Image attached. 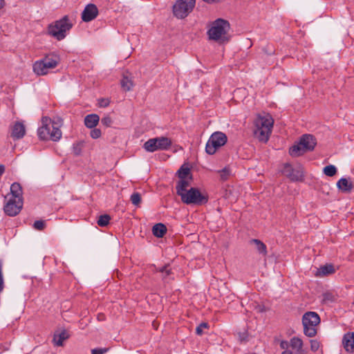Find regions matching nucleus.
Listing matches in <instances>:
<instances>
[{
	"label": "nucleus",
	"instance_id": "09e8293b",
	"mask_svg": "<svg viewBox=\"0 0 354 354\" xmlns=\"http://www.w3.org/2000/svg\"><path fill=\"white\" fill-rule=\"evenodd\" d=\"M258 311L259 312H262V311H263V308L261 306H259V308H258Z\"/></svg>",
	"mask_w": 354,
	"mask_h": 354
},
{
	"label": "nucleus",
	"instance_id": "79ce46f5",
	"mask_svg": "<svg viewBox=\"0 0 354 354\" xmlns=\"http://www.w3.org/2000/svg\"><path fill=\"white\" fill-rule=\"evenodd\" d=\"M159 271L162 273H163V277H165L166 276H169L170 274L171 270L168 269L167 266L162 267L159 269Z\"/></svg>",
	"mask_w": 354,
	"mask_h": 354
},
{
	"label": "nucleus",
	"instance_id": "2eb2a0df",
	"mask_svg": "<svg viewBox=\"0 0 354 354\" xmlns=\"http://www.w3.org/2000/svg\"><path fill=\"white\" fill-rule=\"evenodd\" d=\"M51 127L53 129V133L51 135V140L58 141L62 137V131L59 128L62 125V120L57 117L53 120H51Z\"/></svg>",
	"mask_w": 354,
	"mask_h": 354
},
{
	"label": "nucleus",
	"instance_id": "bb28decb",
	"mask_svg": "<svg viewBox=\"0 0 354 354\" xmlns=\"http://www.w3.org/2000/svg\"><path fill=\"white\" fill-rule=\"evenodd\" d=\"M121 86L126 91H130L131 88L133 86L132 80L129 78L128 76L124 75L123 78L121 80Z\"/></svg>",
	"mask_w": 354,
	"mask_h": 354
},
{
	"label": "nucleus",
	"instance_id": "de8ad7c7",
	"mask_svg": "<svg viewBox=\"0 0 354 354\" xmlns=\"http://www.w3.org/2000/svg\"><path fill=\"white\" fill-rule=\"evenodd\" d=\"M281 354H292V353L290 352V351L286 350L283 351Z\"/></svg>",
	"mask_w": 354,
	"mask_h": 354
},
{
	"label": "nucleus",
	"instance_id": "6e6552de",
	"mask_svg": "<svg viewBox=\"0 0 354 354\" xmlns=\"http://www.w3.org/2000/svg\"><path fill=\"white\" fill-rule=\"evenodd\" d=\"M171 145V140L165 136L150 138L143 145V148L147 152L164 151L168 149Z\"/></svg>",
	"mask_w": 354,
	"mask_h": 354
},
{
	"label": "nucleus",
	"instance_id": "ddd939ff",
	"mask_svg": "<svg viewBox=\"0 0 354 354\" xmlns=\"http://www.w3.org/2000/svg\"><path fill=\"white\" fill-rule=\"evenodd\" d=\"M23 202L10 198L7 203L4 205L5 213L10 216H15L18 214L22 208Z\"/></svg>",
	"mask_w": 354,
	"mask_h": 354
},
{
	"label": "nucleus",
	"instance_id": "5701e85b",
	"mask_svg": "<svg viewBox=\"0 0 354 354\" xmlns=\"http://www.w3.org/2000/svg\"><path fill=\"white\" fill-rule=\"evenodd\" d=\"M68 338V334L66 330H62L54 335L53 342L55 345L61 346L63 342Z\"/></svg>",
	"mask_w": 354,
	"mask_h": 354
},
{
	"label": "nucleus",
	"instance_id": "393cba45",
	"mask_svg": "<svg viewBox=\"0 0 354 354\" xmlns=\"http://www.w3.org/2000/svg\"><path fill=\"white\" fill-rule=\"evenodd\" d=\"M153 234L155 236L161 238L167 232L166 226L162 223H157L152 228Z\"/></svg>",
	"mask_w": 354,
	"mask_h": 354
},
{
	"label": "nucleus",
	"instance_id": "37998d69",
	"mask_svg": "<svg viewBox=\"0 0 354 354\" xmlns=\"http://www.w3.org/2000/svg\"><path fill=\"white\" fill-rule=\"evenodd\" d=\"M288 346H289L288 342H287L286 340L281 341V342H280L281 348L285 349V351H286V350H287Z\"/></svg>",
	"mask_w": 354,
	"mask_h": 354
},
{
	"label": "nucleus",
	"instance_id": "72a5a7b5",
	"mask_svg": "<svg viewBox=\"0 0 354 354\" xmlns=\"http://www.w3.org/2000/svg\"><path fill=\"white\" fill-rule=\"evenodd\" d=\"M323 301L333 302L335 301V295L331 292H325L323 294Z\"/></svg>",
	"mask_w": 354,
	"mask_h": 354
},
{
	"label": "nucleus",
	"instance_id": "c9c22d12",
	"mask_svg": "<svg viewBox=\"0 0 354 354\" xmlns=\"http://www.w3.org/2000/svg\"><path fill=\"white\" fill-rule=\"evenodd\" d=\"M4 288V281L3 276V261L0 260V292L3 291Z\"/></svg>",
	"mask_w": 354,
	"mask_h": 354
},
{
	"label": "nucleus",
	"instance_id": "7ed1b4c3",
	"mask_svg": "<svg viewBox=\"0 0 354 354\" xmlns=\"http://www.w3.org/2000/svg\"><path fill=\"white\" fill-rule=\"evenodd\" d=\"M230 29V24L223 19H217L211 26L207 31L209 39L223 42L227 41L226 35Z\"/></svg>",
	"mask_w": 354,
	"mask_h": 354
},
{
	"label": "nucleus",
	"instance_id": "f704fd0d",
	"mask_svg": "<svg viewBox=\"0 0 354 354\" xmlns=\"http://www.w3.org/2000/svg\"><path fill=\"white\" fill-rule=\"evenodd\" d=\"M221 179L225 180L228 178L230 175V172L228 168L225 167L222 170L219 171Z\"/></svg>",
	"mask_w": 354,
	"mask_h": 354
},
{
	"label": "nucleus",
	"instance_id": "39448f33",
	"mask_svg": "<svg viewBox=\"0 0 354 354\" xmlns=\"http://www.w3.org/2000/svg\"><path fill=\"white\" fill-rule=\"evenodd\" d=\"M59 59L56 55H49L43 59L35 62L33 64V71L37 75H45L50 70L55 68Z\"/></svg>",
	"mask_w": 354,
	"mask_h": 354
},
{
	"label": "nucleus",
	"instance_id": "f257e3e1",
	"mask_svg": "<svg viewBox=\"0 0 354 354\" xmlns=\"http://www.w3.org/2000/svg\"><path fill=\"white\" fill-rule=\"evenodd\" d=\"M274 120L268 113L260 114L255 120L254 136L259 141L266 142L272 132Z\"/></svg>",
	"mask_w": 354,
	"mask_h": 354
},
{
	"label": "nucleus",
	"instance_id": "f03ea898",
	"mask_svg": "<svg viewBox=\"0 0 354 354\" xmlns=\"http://www.w3.org/2000/svg\"><path fill=\"white\" fill-rule=\"evenodd\" d=\"M73 23L68 15L64 16L62 19L50 24L48 27V34L60 41L64 39L71 28Z\"/></svg>",
	"mask_w": 354,
	"mask_h": 354
},
{
	"label": "nucleus",
	"instance_id": "f8f14e48",
	"mask_svg": "<svg viewBox=\"0 0 354 354\" xmlns=\"http://www.w3.org/2000/svg\"><path fill=\"white\" fill-rule=\"evenodd\" d=\"M42 126L37 130L39 137L42 140H51V135L53 129L51 127V119L48 117H43L41 119Z\"/></svg>",
	"mask_w": 354,
	"mask_h": 354
},
{
	"label": "nucleus",
	"instance_id": "a211bd4d",
	"mask_svg": "<svg viewBox=\"0 0 354 354\" xmlns=\"http://www.w3.org/2000/svg\"><path fill=\"white\" fill-rule=\"evenodd\" d=\"M335 271L334 266L332 264H326L317 268L315 276L319 277H325L334 273Z\"/></svg>",
	"mask_w": 354,
	"mask_h": 354
},
{
	"label": "nucleus",
	"instance_id": "a19ab883",
	"mask_svg": "<svg viewBox=\"0 0 354 354\" xmlns=\"http://www.w3.org/2000/svg\"><path fill=\"white\" fill-rule=\"evenodd\" d=\"M109 104L110 100L108 98H101L98 100V105L100 107H106Z\"/></svg>",
	"mask_w": 354,
	"mask_h": 354
},
{
	"label": "nucleus",
	"instance_id": "6ab92c4d",
	"mask_svg": "<svg viewBox=\"0 0 354 354\" xmlns=\"http://www.w3.org/2000/svg\"><path fill=\"white\" fill-rule=\"evenodd\" d=\"M190 186V179L183 178L178 182L176 189L178 196L189 190Z\"/></svg>",
	"mask_w": 354,
	"mask_h": 354
},
{
	"label": "nucleus",
	"instance_id": "dca6fc26",
	"mask_svg": "<svg viewBox=\"0 0 354 354\" xmlns=\"http://www.w3.org/2000/svg\"><path fill=\"white\" fill-rule=\"evenodd\" d=\"M342 344L346 351L354 352V333H348L344 335Z\"/></svg>",
	"mask_w": 354,
	"mask_h": 354
},
{
	"label": "nucleus",
	"instance_id": "f3484780",
	"mask_svg": "<svg viewBox=\"0 0 354 354\" xmlns=\"http://www.w3.org/2000/svg\"><path fill=\"white\" fill-rule=\"evenodd\" d=\"M26 133V129L24 125L21 122H17L15 124L12 130L11 136L16 140L22 138Z\"/></svg>",
	"mask_w": 354,
	"mask_h": 354
},
{
	"label": "nucleus",
	"instance_id": "aec40b11",
	"mask_svg": "<svg viewBox=\"0 0 354 354\" xmlns=\"http://www.w3.org/2000/svg\"><path fill=\"white\" fill-rule=\"evenodd\" d=\"M11 198L22 201V189L19 183H14L10 186Z\"/></svg>",
	"mask_w": 354,
	"mask_h": 354
},
{
	"label": "nucleus",
	"instance_id": "473e14b6",
	"mask_svg": "<svg viewBox=\"0 0 354 354\" xmlns=\"http://www.w3.org/2000/svg\"><path fill=\"white\" fill-rule=\"evenodd\" d=\"M101 123L106 127H109L113 123V120L109 115H106L101 119Z\"/></svg>",
	"mask_w": 354,
	"mask_h": 354
},
{
	"label": "nucleus",
	"instance_id": "49530a36",
	"mask_svg": "<svg viewBox=\"0 0 354 354\" xmlns=\"http://www.w3.org/2000/svg\"><path fill=\"white\" fill-rule=\"evenodd\" d=\"M5 6L4 0H0V9L3 8Z\"/></svg>",
	"mask_w": 354,
	"mask_h": 354
},
{
	"label": "nucleus",
	"instance_id": "4be33fe9",
	"mask_svg": "<svg viewBox=\"0 0 354 354\" xmlns=\"http://www.w3.org/2000/svg\"><path fill=\"white\" fill-rule=\"evenodd\" d=\"M337 187L344 192H349L353 189L352 183L347 178H342L337 183Z\"/></svg>",
	"mask_w": 354,
	"mask_h": 354
},
{
	"label": "nucleus",
	"instance_id": "ea45409f",
	"mask_svg": "<svg viewBox=\"0 0 354 354\" xmlns=\"http://www.w3.org/2000/svg\"><path fill=\"white\" fill-rule=\"evenodd\" d=\"M320 346L319 342L316 339L310 340V349L313 351H317Z\"/></svg>",
	"mask_w": 354,
	"mask_h": 354
},
{
	"label": "nucleus",
	"instance_id": "9b49d317",
	"mask_svg": "<svg viewBox=\"0 0 354 354\" xmlns=\"http://www.w3.org/2000/svg\"><path fill=\"white\" fill-rule=\"evenodd\" d=\"M282 173L292 181H299L303 178V169L301 166L293 168L290 164H285Z\"/></svg>",
	"mask_w": 354,
	"mask_h": 354
},
{
	"label": "nucleus",
	"instance_id": "0eeeda50",
	"mask_svg": "<svg viewBox=\"0 0 354 354\" xmlns=\"http://www.w3.org/2000/svg\"><path fill=\"white\" fill-rule=\"evenodd\" d=\"M180 196L183 203L187 205H201L207 202V197L195 187H190Z\"/></svg>",
	"mask_w": 354,
	"mask_h": 354
},
{
	"label": "nucleus",
	"instance_id": "a878e982",
	"mask_svg": "<svg viewBox=\"0 0 354 354\" xmlns=\"http://www.w3.org/2000/svg\"><path fill=\"white\" fill-rule=\"evenodd\" d=\"M250 243L255 245V248L258 252L263 256L267 254L266 245L258 239H252Z\"/></svg>",
	"mask_w": 354,
	"mask_h": 354
},
{
	"label": "nucleus",
	"instance_id": "cd10ccee",
	"mask_svg": "<svg viewBox=\"0 0 354 354\" xmlns=\"http://www.w3.org/2000/svg\"><path fill=\"white\" fill-rule=\"evenodd\" d=\"M110 219L111 217L108 214L101 215L97 220V224L101 227H105L109 224Z\"/></svg>",
	"mask_w": 354,
	"mask_h": 354
},
{
	"label": "nucleus",
	"instance_id": "c85d7f7f",
	"mask_svg": "<svg viewBox=\"0 0 354 354\" xmlns=\"http://www.w3.org/2000/svg\"><path fill=\"white\" fill-rule=\"evenodd\" d=\"M337 172V169L334 165H330L324 168V173L328 176H333Z\"/></svg>",
	"mask_w": 354,
	"mask_h": 354
},
{
	"label": "nucleus",
	"instance_id": "412c9836",
	"mask_svg": "<svg viewBox=\"0 0 354 354\" xmlns=\"http://www.w3.org/2000/svg\"><path fill=\"white\" fill-rule=\"evenodd\" d=\"M100 117L97 114H90L85 117L84 124L86 127L94 128L99 122Z\"/></svg>",
	"mask_w": 354,
	"mask_h": 354
},
{
	"label": "nucleus",
	"instance_id": "58836bf2",
	"mask_svg": "<svg viewBox=\"0 0 354 354\" xmlns=\"http://www.w3.org/2000/svg\"><path fill=\"white\" fill-rule=\"evenodd\" d=\"M90 135L92 138L97 139L101 136L102 133H101L100 129H93L91 131Z\"/></svg>",
	"mask_w": 354,
	"mask_h": 354
},
{
	"label": "nucleus",
	"instance_id": "e433bc0d",
	"mask_svg": "<svg viewBox=\"0 0 354 354\" xmlns=\"http://www.w3.org/2000/svg\"><path fill=\"white\" fill-rule=\"evenodd\" d=\"M208 328V324L205 322L200 324L196 328V333L198 335H201L203 333V330Z\"/></svg>",
	"mask_w": 354,
	"mask_h": 354
},
{
	"label": "nucleus",
	"instance_id": "423d86ee",
	"mask_svg": "<svg viewBox=\"0 0 354 354\" xmlns=\"http://www.w3.org/2000/svg\"><path fill=\"white\" fill-rule=\"evenodd\" d=\"M320 323V318L315 312H307L302 317V324L304 334L309 337H315L317 334V326Z\"/></svg>",
	"mask_w": 354,
	"mask_h": 354
},
{
	"label": "nucleus",
	"instance_id": "c03bdc74",
	"mask_svg": "<svg viewBox=\"0 0 354 354\" xmlns=\"http://www.w3.org/2000/svg\"><path fill=\"white\" fill-rule=\"evenodd\" d=\"M106 351V349H97L94 348L91 351L92 354H103Z\"/></svg>",
	"mask_w": 354,
	"mask_h": 354
},
{
	"label": "nucleus",
	"instance_id": "b1692460",
	"mask_svg": "<svg viewBox=\"0 0 354 354\" xmlns=\"http://www.w3.org/2000/svg\"><path fill=\"white\" fill-rule=\"evenodd\" d=\"M290 346L296 353H300L302 351L303 342L300 338L294 337L290 339Z\"/></svg>",
	"mask_w": 354,
	"mask_h": 354
},
{
	"label": "nucleus",
	"instance_id": "9d476101",
	"mask_svg": "<svg viewBox=\"0 0 354 354\" xmlns=\"http://www.w3.org/2000/svg\"><path fill=\"white\" fill-rule=\"evenodd\" d=\"M195 0H177L173 6V12L176 17L183 19L193 10Z\"/></svg>",
	"mask_w": 354,
	"mask_h": 354
},
{
	"label": "nucleus",
	"instance_id": "4c0bfd02",
	"mask_svg": "<svg viewBox=\"0 0 354 354\" xmlns=\"http://www.w3.org/2000/svg\"><path fill=\"white\" fill-rule=\"evenodd\" d=\"M45 222L44 221H36L34 224L33 227L37 230H42L45 227Z\"/></svg>",
	"mask_w": 354,
	"mask_h": 354
},
{
	"label": "nucleus",
	"instance_id": "a18cd8bd",
	"mask_svg": "<svg viewBox=\"0 0 354 354\" xmlns=\"http://www.w3.org/2000/svg\"><path fill=\"white\" fill-rule=\"evenodd\" d=\"M5 167L3 165H0V176L4 173Z\"/></svg>",
	"mask_w": 354,
	"mask_h": 354
},
{
	"label": "nucleus",
	"instance_id": "20e7f679",
	"mask_svg": "<svg viewBox=\"0 0 354 354\" xmlns=\"http://www.w3.org/2000/svg\"><path fill=\"white\" fill-rule=\"evenodd\" d=\"M316 145V140L313 136L305 134L302 136L299 142L290 149V154L292 156L297 157L307 151L314 149Z\"/></svg>",
	"mask_w": 354,
	"mask_h": 354
},
{
	"label": "nucleus",
	"instance_id": "c756f323",
	"mask_svg": "<svg viewBox=\"0 0 354 354\" xmlns=\"http://www.w3.org/2000/svg\"><path fill=\"white\" fill-rule=\"evenodd\" d=\"M130 200L133 205L138 206L141 202V196L139 193L134 192L131 194Z\"/></svg>",
	"mask_w": 354,
	"mask_h": 354
},
{
	"label": "nucleus",
	"instance_id": "2f4dec72",
	"mask_svg": "<svg viewBox=\"0 0 354 354\" xmlns=\"http://www.w3.org/2000/svg\"><path fill=\"white\" fill-rule=\"evenodd\" d=\"M83 147V143L82 142H77L73 144V153L75 156H79L81 152Z\"/></svg>",
	"mask_w": 354,
	"mask_h": 354
},
{
	"label": "nucleus",
	"instance_id": "4468645a",
	"mask_svg": "<svg viewBox=\"0 0 354 354\" xmlns=\"http://www.w3.org/2000/svg\"><path fill=\"white\" fill-rule=\"evenodd\" d=\"M98 15V10L95 5L88 4L82 13V19L85 22L94 19Z\"/></svg>",
	"mask_w": 354,
	"mask_h": 354
},
{
	"label": "nucleus",
	"instance_id": "1a4fd4ad",
	"mask_svg": "<svg viewBox=\"0 0 354 354\" xmlns=\"http://www.w3.org/2000/svg\"><path fill=\"white\" fill-rule=\"evenodd\" d=\"M227 140L225 133L221 131L213 133L207 140L205 146V151L209 155L216 153L218 149L223 146Z\"/></svg>",
	"mask_w": 354,
	"mask_h": 354
},
{
	"label": "nucleus",
	"instance_id": "7c9ffc66",
	"mask_svg": "<svg viewBox=\"0 0 354 354\" xmlns=\"http://www.w3.org/2000/svg\"><path fill=\"white\" fill-rule=\"evenodd\" d=\"M189 174V169L182 166L178 171V175L180 179L187 178V176Z\"/></svg>",
	"mask_w": 354,
	"mask_h": 354
}]
</instances>
